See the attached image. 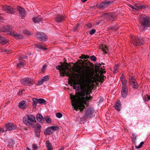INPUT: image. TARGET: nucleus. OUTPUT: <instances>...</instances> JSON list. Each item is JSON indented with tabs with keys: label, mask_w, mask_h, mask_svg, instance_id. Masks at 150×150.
Returning <instances> with one entry per match:
<instances>
[{
	"label": "nucleus",
	"mask_w": 150,
	"mask_h": 150,
	"mask_svg": "<svg viewBox=\"0 0 150 150\" xmlns=\"http://www.w3.org/2000/svg\"><path fill=\"white\" fill-rule=\"evenodd\" d=\"M89 65L88 61L86 60L81 62L80 64L76 65L74 67L69 68L67 63L56 67L60 71L61 76L66 75L69 77V85L73 86L76 90L80 89V91L76 92L75 95H70L71 105L76 110L79 109L82 111L85 107L84 104H86V101L93 98L90 94L94 84L90 79L91 72Z\"/></svg>",
	"instance_id": "nucleus-1"
},
{
	"label": "nucleus",
	"mask_w": 150,
	"mask_h": 150,
	"mask_svg": "<svg viewBox=\"0 0 150 150\" xmlns=\"http://www.w3.org/2000/svg\"><path fill=\"white\" fill-rule=\"evenodd\" d=\"M139 20L142 27L139 28L141 31H144L147 28L150 27V18L149 17L144 15H142L139 16Z\"/></svg>",
	"instance_id": "nucleus-2"
},
{
	"label": "nucleus",
	"mask_w": 150,
	"mask_h": 150,
	"mask_svg": "<svg viewBox=\"0 0 150 150\" xmlns=\"http://www.w3.org/2000/svg\"><path fill=\"white\" fill-rule=\"evenodd\" d=\"M23 120L25 125L29 126L32 125L33 123L36 122L34 116L33 115H25L23 117Z\"/></svg>",
	"instance_id": "nucleus-3"
},
{
	"label": "nucleus",
	"mask_w": 150,
	"mask_h": 150,
	"mask_svg": "<svg viewBox=\"0 0 150 150\" xmlns=\"http://www.w3.org/2000/svg\"><path fill=\"white\" fill-rule=\"evenodd\" d=\"M93 109L91 108H87L85 111V113L84 116L81 118L82 120H86L90 118L93 116V114L94 112Z\"/></svg>",
	"instance_id": "nucleus-4"
},
{
	"label": "nucleus",
	"mask_w": 150,
	"mask_h": 150,
	"mask_svg": "<svg viewBox=\"0 0 150 150\" xmlns=\"http://www.w3.org/2000/svg\"><path fill=\"white\" fill-rule=\"evenodd\" d=\"M143 41L142 40H141L139 37L133 36L131 38V43L135 46H139L143 44Z\"/></svg>",
	"instance_id": "nucleus-5"
},
{
	"label": "nucleus",
	"mask_w": 150,
	"mask_h": 150,
	"mask_svg": "<svg viewBox=\"0 0 150 150\" xmlns=\"http://www.w3.org/2000/svg\"><path fill=\"white\" fill-rule=\"evenodd\" d=\"M21 83L23 85L28 86L32 85L34 83L33 80L30 78H25L21 80Z\"/></svg>",
	"instance_id": "nucleus-6"
},
{
	"label": "nucleus",
	"mask_w": 150,
	"mask_h": 150,
	"mask_svg": "<svg viewBox=\"0 0 150 150\" xmlns=\"http://www.w3.org/2000/svg\"><path fill=\"white\" fill-rule=\"evenodd\" d=\"M129 82L130 85L134 88H138V84L134 78L132 76L129 77Z\"/></svg>",
	"instance_id": "nucleus-7"
},
{
	"label": "nucleus",
	"mask_w": 150,
	"mask_h": 150,
	"mask_svg": "<svg viewBox=\"0 0 150 150\" xmlns=\"http://www.w3.org/2000/svg\"><path fill=\"white\" fill-rule=\"evenodd\" d=\"M113 16L112 15L111 13H105L103 14L102 16V18L106 20L107 21L109 20H111L112 21L115 20V18L112 19L113 18Z\"/></svg>",
	"instance_id": "nucleus-8"
},
{
	"label": "nucleus",
	"mask_w": 150,
	"mask_h": 150,
	"mask_svg": "<svg viewBox=\"0 0 150 150\" xmlns=\"http://www.w3.org/2000/svg\"><path fill=\"white\" fill-rule=\"evenodd\" d=\"M111 3V2L105 1L97 5L98 7L99 8H103L108 6Z\"/></svg>",
	"instance_id": "nucleus-9"
},
{
	"label": "nucleus",
	"mask_w": 150,
	"mask_h": 150,
	"mask_svg": "<svg viewBox=\"0 0 150 150\" xmlns=\"http://www.w3.org/2000/svg\"><path fill=\"white\" fill-rule=\"evenodd\" d=\"M2 8L4 11L7 13H12L14 10L11 6L7 5L2 6Z\"/></svg>",
	"instance_id": "nucleus-10"
},
{
	"label": "nucleus",
	"mask_w": 150,
	"mask_h": 150,
	"mask_svg": "<svg viewBox=\"0 0 150 150\" xmlns=\"http://www.w3.org/2000/svg\"><path fill=\"white\" fill-rule=\"evenodd\" d=\"M5 129H6V131L7 130H10L15 129L16 127V125L13 124L11 123H8L6 124L4 126Z\"/></svg>",
	"instance_id": "nucleus-11"
},
{
	"label": "nucleus",
	"mask_w": 150,
	"mask_h": 150,
	"mask_svg": "<svg viewBox=\"0 0 150 150\" xmlns=\"http://www.w3.org/2000/svg\"><path fill=\"white\" fill-rule=\"evenodd\" d=\"M105 73V71H101L100 74V75H98L96 76V80L99 81L103 82L105 79H106V77L103 75V74Z\"/></svg>",
	"instance_id": "nucleus-12"
},
{
	"label": "nucleus",
	"mask_w": 150,
	"mask_h": 150,
	"mask_svg": "<svg viewBox=\"0 0 150 150\" xmlns=\"http://www.w3.org/2000/svg\"><path fill=\"white\" fill-rule=\"evenodd\" d=\"M36 37L40 39L41 41H45L46 40L47 36L45 34L43 33H38L36 34Z\"/></svg>",
	"instance_id": "nucleus-13"
},
{
	"label": "nucleus",
	"mask_w": 150,
	"mask_h": 150,
	"mask_svg": "<svg viewBox=\"0 0 150 150\" xmlns=\"http://www.w3.org/2000/svg\"><path fill=\"white\" fill-rule=\"evenodd\" d=\"M11 35L16 37L17 39H21L23 38V36L21 34H18L16 32L14 31H11L9 33Z\"/></svg>",
	"instance_id": "nucleus-14"
},
{
	"label": "nucleus",
	"mask_w": 150,
	"mask_h": 150,
	"mask_svg": "<svg viewBox=\"0 0 150 150\" xmlns=\"http://www.w3.org/2000/svg\"><path fill=\"white\" fill-rule=\"evenodd\" d=\"M17 8L22 18H23V17L26 15V12L25 9L20 6H17Z\"/></svg>",
	"instance_id": "nucleus-15"
},
{
	"label": "nucleus",
	"mask_w": 150,
	"mask_h": 150,
	"mask_svg": "<svg viewBox=\"0 0 150 150\" xmlns=\"http://www.w3.org/2000/svg\"><path fill=\"white\" fill-rule=\"evenodd\" d=\"M128 93V89L127 87H122L121 90V93L122 96L124 98L127 95Z\"/></svg>",
	"instance_id": "nucleus-16"
},
{
	"label": "nucleus",
	"mask_w": 150,
	"mask_h": 150,
	"mask_svg": "<svg viewBox=\"0 0 150 150\" xmlns=\"http://www.w3.org/2000/svg\"><path fill=\"white\" fill-rule=\"evenodd\" d=\"M36 118L37 120L40 123H42L44 121L43 116L40 113L37 114Z\"/></svg>",
	"instance_id": "nucleus-17"
},
{
	"label": "nucleus",
	"mask_w": 150,
	"mask_h": 150,
	"mask_svg": "<svg viewBox=\"0 0 150 150\" xmlns=\"http://www.w3.org/2000/svg\"><path fill=\"white\" fill-rule=\"evenodd\" d=\"M64 18L63 16L62 15H58L55 18V20L56 22L60 23Z\"/></svg>",
	"instance_id": "nucleus-18"
},
{
	"label": "nucleus",
	"mask_w": 150,
	"mask_h": 150,
	"mask_svg": "<svg viewBox=\"0 0 150 150\" xmlns=\"http://www.w3.org/2000/svg\"><path fill=\"white\" fill-rule=\"evenodd\" d=\"M100 48L103 52L104 54H106L108 52V50L107 47L105 45H102L100 46Z\"/></svg>",
	"instance_id": "nucleus-19"
},
{
	"label": "nucleus",
	"mask_w": 150,
	"mask_h": 150,
	"mask_svg": "<svg viewBox=\"0 0 150 150\" xmlns=\"http://www.w3.org/2000/svg\"><path fill=\"white\" fill-rule=\"evenodd\" d=\"M11 29V27L10 26H6L5 27H1L0 29L1 31L3 32H9Z\"/></svg>",
	"instance_id": "nucleus-20"
},
{
	"label": "nucleus",
	"mask_w": 150,
	"mask_h": 150,
	"mask_svg": "<svg viewBox=\"0 0 150 150\" xmlns=\"http://www.w3.org/2000/svg\"><path fill=\"white\" fill-rule=\"evenodd\" d=\"M19 107L22 109H25L27 107L26 102L25 101H22L19 103Z\"/></svg>",
	"instance_id": "nucleus-21"
},
{
	"label": "nucleus",
	"mask_w": 150,
	"mask_h": 150,
	"mask_svg": "<svg viewBox=\"0 0 150 150\" xmlns=\"http://www.w3.org/2000/svg\"><path fill=\"white\" fill-rule=\"evenodd\" d=\"M121 81L122 83V87H127L126 86L127 81L124 78V76L122 75L120 78Z\"/></svg>",
	"instance_id": "nucleus-22"
},
{
	"label": "nucleus",
	"mask_w": 150,
	"mask_h": 150,
	"mask_svg": "<svg viewBox=\"0 0 150 150\" xmlns=\"http://www.w3.org/2000/svg\"><path fill=\"white\" fill-rule=\"evenodd\" d=\"M121 104L120 101L119 100H117L115 106V109L118 111H119L120 110Z\"/></svg>",
	"instance_id": "nucleus-23"
},
{
	"label": "nucleus",
	"mask_w": 150,
	"mask_h": 150,
	"mask_svg": "<svg viewBox=\"0 0 150 150\" xmlns=\"http://www.w3.org/2000/svg\"><path fill=\"white\" fill-rule=\"evenodd\" d=\"M53 132V130L49 127L45 130L44 134L46 135H49L52 134Z\"/></svg>",
	"instance_id": "nucleus-24"
},
{
	"label": "nucleus",
	"mask_w": 150,
	"mask_h": 150,
	"mask_svg": "<svg viewBox=\"0 0 150 150\" xmlns=\"http://www.w3.org/2000/svg\"><path fill=\"white\" fill-rule=\"evenodd\" d=\"M8 42V40L5 38L0 36V43L6 44Z\"/></svg>",
	"instance_id": "nucleus-25"
},
{
	"label": "nucleus",
	"mask_w": 150,
	"mask_h": 150,
	"mask_svg": "<svg viewBox=\"0 0 150 150\" xmlns=\"http://www.w3.org/2000/svg\"><path fill=\"white\" fill-rule=\"evenodd\" d=\"M41 20L40 16L35 17L33 18V21L35 23H38L41 21Z\"/></svg>",
	"instance_id": "nucleus-26"
},
{
	"label": "nucleus",
	"mask_w": 150,
	"mask_h": 150,
	"mask_svg": "<svg viewBox=\"0 0 150 150\" xmlns=\"http://www.w3.org/2000/svg\"><path fill=\"white\" fill-rule=\"evenodd\" d=\"M33 106L34 107H35L36 106L37 104L38 103V99L34 98L33 99Z\"/></svg>",
	"instance_id": "nucleus-27"
},
{
	"label": "nucleus",
	"mask_w": 150,
	"mask_h": 150,
	"mask_svg": "<svg viewBox=\"0 0 150 150\" xmlns=\"http://www.w3.org/2000/svg\"><path fill=\"white\" fill-rule=\"evenodd\" d=\"M46 144L48 150H52V149L51 148V144L49 141H47Z\"/></svg>",
	"instance_id": "nucleus-28"
},
{
	"label": "nucleus",
	"mask_w": 150,
	"mask_h": 150,
	"mask_svg": "<svg viewBox=\"0 0 150 150\" xmlns=\"http://www.w3.org/2000/svg\"><path fill=\"white\" fill-rule=\"evenodd\" d=\"M24 65V63L23 62H19L17 65L18 68H20L23 67Z\"/></svg>",
	"instance_id": "nucleus-29"
},
{
	"label": "nucleus",
	"mask_w": 150,
	"mask_h": 150,
	"mask_svg": "<svg viewBox=\"0 0 150 150\" xmlns=\"http://www.w3.org/2000/svg\"><path fill=\"white\" fill-rule=\"evenodd\" d=\"M137 136L134 134H133L132 137V140L134 144L135 145V140L136 139Z\"/></svg>",
	"instance_id": "nucleus-30"
},
{
	"label": "nucleus",
	"mask_w": 150,
	"mask_h": 150,
	"mask_svg": "<svg viewBox=\"0 0 150 150\" xmlns=\"http://www.w3.org/2000/svg\"><path fill=\"white\" fill-rule=\"evenodd\" d=\"M45 120L48 123H50L51 122V120L50 118L48 116H46L45 117Z\"/></svg>",
	"instance_id": "nucleus-31"
},
{
	"label": "nucleus",
	"mask_w": 150,
	"mask_h": 150,
	"mask_svg": "<svg viewBox=\"0 0 150 150\" xmlns=\"http://www.w3.org/2000/svg\"><path fill=\"white\" fill-rule=\"evenodd\" d=\"M34 127L36 130H40L41 126L39 124H37L36 125H35Z\"/></svg>",
	"instance_id": "nucleus-32"
},
{
	"label": "nucleus",
	"mask_w": 150,
	"mask_h": 150,
	"mask_svg": "<svg viewBox=\"0 0 150 150\" xmlns=\"http://www.w3.org/2000/svg\"><path fill=\"white\" fill-rule=\"evenodd\" d=\"M49 79V77L48 76H46L43 77L41 79L43 82L47 81Z\"/></svg>",
	"instance_id": "nucleus-33"
},
{
	"label": "nucleus",
	"mask_w": 150,
	"mask_h": 150,
	"mask_svg": "<svg viewBox=\"0 0 150 150\" xmlns=\"http://www.w3.org/2000/svg\"><path fill=\"white\" fill-rule=\"evenodd\" d=\"M38 103L40 104L45 103L46 102V100L42 98H40L38 99Z\"/></svg>",
	"instance_id": "nucleus-34"
},
{
	"label": "nucleus",
	"mask_w": 150,
	"mask_h": 150,
	"mask_svg": "<svg viewBox=\"0 0 150 150\" xmlns=\"http://www.w3.org/2000/svg\"><path fill=\"white\" fill-rule=\"evenodd\" d=\"M56 116L58 118H61L62 116V114L60 112H57L56 113Z\"/></svg>",
	"instance_id": "nucleus-35"
},
{
	"label": "nucleus",
	"mask_w": 150,
	"mask_h": 150,
	"mask_svg": "<svg viewBox=\"0 0 150 150\" xmlns=\"http://www.w3.org/2000/svg\"><path fill=\"white\" fill-rule=\"evenodd\" d=\"M118 28V27H117L116 25H113L109 28L110 30H116Z\"/></svg>",
	"instance_id": "nucleus-36"
},
{
	"label": "nucleus",
	"mask_w": 150,
	"mask_h": 150,
	"mask_svg": "<svg viewBox=\"0 0 150 150\" xmlns=\"http://www.w3.org/2000/svg\"><path fill=\"white\" fill-rule=\"evenodd\" d=\"M36 46H37V47L40 49H44V50L45 49L43 48L44 46L43 45L41 44H40L39 45H36Z\"/></svg>",
	"instance_id": "nucleus-37"
},
{
	"label": "nucleus",
	"mask_w": 150,
	"mask_h": 150,
	"mask_svg": "<svg viewBox=\"0 0 150 150\" xmlns=\"http://www.w3.org/2000/svg\"><path fill=\"white\" fill-rule=\"evenodd\" d=\"M50 127L51 129L53 130V132L54 130H57L58 129V127L57 126H51Z\"/></svg>",
	"instance_id": "nucleus-38"
},
{
	"label": "nucleus",
	"mask_w": 150,
	"mask_h": 150,
	"mask_svg": "<svg viewBox=\"0 0 150 150\" xmlns=\"http://www.w3.org/2000/svg\"><path fill=\"white\" fill-rule=\"evenodd\" d=\"M144 144V142H142L140 143L139 145L138 146H135V147L137 149H139V148L141 147Z\"/></svg>",
	"instance_id": "nucleus-39"
},
{
	"label": "nucleus",
	"mask_w": 150,
	"mask_h": 150,
	"mask_svg": "<svg viewBox=\"0 0 150 150\" xmlns=\"http://www.w3.org/2000/svg\"><path fill=\"white\" fill-rule=\"evenodd\" d=\"M90 59L91 60L93 61H96V57L94 55H92L90 57Z\"/></svg>",
	"instance_id": "nucleus-40"
},
{
	"label": "nucleus",
	"mask_w": 150,
	"mask_h": 150,
	"mask_svg": "<svg viewBox=\"0 0 150 150\" xmlns=\"http://www.w3.org/2000/svg\"><path fill=\"white\" fill-rule=\"evenodd\" d=\"M43 81L41 79V80H39L38 82V83L37 84V85H40L42 84L43 83Z\"/></svg>",
	"instance_id": "nucleus-41"
},
{
	"label": "nucleus",
	"mask_w": 150,
	"mask_h": 150,
	"mask_svg": "<svg viewBox=\"0 0 150 150\" xmlns=\"http://www.w3.org/2000/svg\"><path fill=\"white\" fill-rule=\"evenodd\" d=\"M40 130H35V132L37 137H38L40 135Z\"/></svg>",
	"instance_id": "nucleus-42"
},
{
	"label": "nucleus",
	"mask_w": 150,
	"mask_h": 150,
	"mask_svg": "<svg viewBox=\"0 0 150 150\" xmlns=\"http://www.w3.org/2000/svg\"><path fill=\"white\" fill-rule=\"evenodd\" d=\"M32 147L33 150H36L38 148L37 145L35 144H32Z\"/></svg>",
	"instance_id": "nucleus-43"
},
{
	"label": "nucleus",
	"mask_w": 150,
	"mask_h": 150,
	"mask_svg": "<svg viewBox=\"0 0 150 150\" xmlns=\"http://www.w3.org/2000/svg\"><path fill=\"white\" fill-rule=\"evenodd\" d=\"M96 32V30L94 29H92L89 32V33L91 35H92L94 33Z\"/></svg>",
	"instance_id": "nucleus-44"
},
{
	"label": "nucleus",
	"mask_w": 150,
	"mask_h": 150,
	"mask_svg": "<svg viewBox=\"0 0 150 150\" xmlns=\"http://www.w3.org/2000/svg\"><path fill=\"white\" fill-rule=\"evenodd\" d=\"M6 132V129H5L4 127L3 128H0V133L1 132Z\"/></svg>",
	"instance_id": "nucleus-45"
},
{
	"label": "nucleus",
	"mask_w": 150,
	"mask_h": 150,
	"mask_svg": "<svg viewBox=\"0 0 150 150\" xmlns=\"http://www.w3.org/2000/svg\"><path fill=\"white\" fill-rule=\"evenodd\" d=\"M145 99L147 101H148L149 100H150V96H149L147 95H146L145 96Z\"/></svg>",
	"instance_id": "nucleus-46"
},
{
	"label": "nucleus",
	"mask_w": 150,
	"mask_h": 150,
	"mask_svg": "<svg viewBox=\"0 0 150 150\" xmlns=\"http://www.w3.org/2000/svg\"><path fill=\"white\" fill-rule=\"evenodd\" d=\"M134 7L137 8V9H136V10H137L138 9H139L141 8H142V6H139V5H136Z\"/></svg>",
	"instance_id": "nucleus-47"
},
{
	"label": "nucleus",
	"mask_w": 150,
	"mask_h": 150,
	"mask_svg": "<svg viewBox=\"0 0 150 150\" xmlns=\"http://www.w3.org/2000/svg\"><path fill=\"white\" fill-rule=\"evenodd\" d=\"M46 66L45 65H44L42 66V71L44 72V71L45 70V69H46Z\"/></svg>",
	"instance_id": "nucleus-48"
},
{
	"label": "nucleus",
	"mask_w": 150,
	"mask_h": 150,
	"mask_svg": "<svg viewBox=\"0 0 150 150\" xmlns=\"http://www.w3.org/2000/svg\"><path fill=\"white\" fill-rule=\"evenodd\" d=\"M86 26L88 28H90L92 27V25L91 24L89 23L88 24H87L86 25Z\"/></svg>",
	"instance_id": "nucleus-49"
},
{
	"label": "nucleus",
	"mask_w": 150,
	"mask_h": 150,
	"mask_svg": "<svg viewBox=\"0 0 150 150\" xmlns=\"http://www.w3.org/2000/svg\"><path fill=\"white\" fill-rule=\"evenodd\" d=\"M129 6L133 9H137V8H136L134 6L132 5H130Z\"/></svg>",
	"instance_id": "nucleus-50"
},
{
	"label": "nucleus",
	"mask_w": 150,
	"mask_h": 150,
	"mask_svg": "<svg viewBox=\"0 0 150 150\" xmlns=\"http://www.w3.org/2000/svg\"><path fill=\"white\" fill-rule=\"evenodd\" d=\"M79 26V24H77L76 26V27L74 28V30H76L77 29V28Z\"/></svg>",
	"instance_id": "nucleus-51"
},
{
	"label": "nucleus",
	"mask_w": 150,
	"mask_h": 150,
	"mask_svg": "<svg viewBox=\"0 0 150 150\" xmlns=\"http://www.w3.org/2000/svg\"><path fill=\"white\" fill-rule=\"evenodd\" d=\"M85 55H82L80 57V58L81 59H85Z\"/></svg>",
	"instance_id": "nucleus-52"
},
{
	"label": "nucleus",
	"mask_w": 150,
	"mask_h": 150,
	"mask_svg": "<svg viewBox=\"0 0 150 150\" xmlns=\"http://www.w3.org/2000/svg\"><path fill=\"white\" fill-rule=\"evenodd\" d=\"M85 59H87L89 57V56L88 55H85Z\"/></svg>",
	"instance_id": "nucleus-53"
},
{
	"label": "nucleus",
	"mask_w": 150,
	"mask_h": 150,
	"mask_svg": "<svg viewBox=\"0 0 150 150\" xmlns=\"http://www.w3.org/2000/svg\"><path fill=\"white\" fill-rule=\"evenodd\" d=\"M87 1V0H81V1L83 2H85Z\"/></svg>",
	"instance_id": "nucleus-54"
},
{
	"label": "nucleus",
	"mask_w": 150,
	"mask_h": 150,
	"mask_svg": "<svg viewBox=\"0 0 150 150\" xmlns=\"http://www.w3.org/2000/svg\"><path fill=\"white\" fill-rule=\"evenodd\" d=\"M27 33L28 34H30V33L28 31H27L26 33Z\"/></svg>",
	"instance_id": "nucleus-55"
},
{
	"label": "nucleus",
	"mask_w": 150,
	"mask_h": 150,
	"mask_svg": "<svg viewBox=\"0 0 150 150\" xmlns=\"http://www.w3.org/2000/svg\"><path fill=\"white\" fill-rule=\"evenodd\" d=\"M26 149H27V150H31L30 149V148H29L28 147Z\"/></svg>",
	"instance_id": "nucleus-56"
},
{
	"label": "nucleus",
	"mask_w": 150,
	"mask_h": 150,
	"mask_svg": "<svg viewBox=\"0 0 150 150\" xmlns=\"http://www.w3.org/2000/svg\"><path fill=\"white\" fill-rule=\"evenodd\" d=\"M64 149V148L63 147H62L59 150H63Z\"/></svg>",
	"instance_id": "nucleus-57"
},
{
	"label": "nucleus",
	"mask_w": 150,
	"mask_h": 150,
	"mask_svg": "<svg viewBox=\"0 0 150 150\" xmlns=\"http://www.w3.org/2000/svg\"><path fill=\"white\" fill-rule=\"evenodd\" d=\"M100 69V68H99V70H98V71H100L101 69H102V68H101V69Z\"/></svg>",
	"instance_id": "nucleus-58"
},
{
	"label": "nucleus",
	"mask_w": 150,
	"mask_h": 150,
	"mask_svg": "<svg viewBox=\"0 0 150 150\" xmlns=\"http://www.w3.org/2000/svg\"><path fill=\"white\" fill-rule=\"evenodd\" d=\"M24 91V90H22L21 91V92H22V91Z\"/></svg>",
	"instance_id": "nucleus-59"
}]
</instances>
